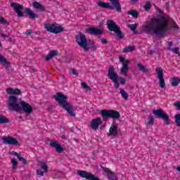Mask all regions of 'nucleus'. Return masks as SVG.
<instances>
[{"label": "nucleus", "instance_id": "nucleus-1", "mask_svg": "<svg viewBox=\"0 0 180 180\" xmlns=\"http://www.w3.org/2000/svg\"><path fill=\"white\" fill-rule=\"evenodd\" d=\"M151 22H148L141 27L143 32L150 33L152 36L156 37H165L167 29H168V20L162 17L161 18H153L150 19Z\"/></svg>", "mask_w": 180, "mask_h": 180}, {"label": "nucleus", "instance_id": "nucleus-2", "mask_svg": "<svg viewBox=\"0 0 180 180\" xmlns=\"http://www.w3.org/2000/svg\"><path fill=\"white\" fill-rule=\"evenodd\" d=\"M53 98L56 101V102H58V105L60 108H63V109L66 110L72 117H75V112H74L72 105L67 101L68 96L61 94L60 92H58L56 95L53 96Z\"/></svg>", "mask_w": 180, "mask_h": 180}, {"label": "nucleus", "instance_id": "nucleus-3", "mask_svg": "<svg viewBox=\"0 0 180 180\" xmlns=\"http://www.w3.org/2000/svg\"><path fill=\"white\" fill-rule=\"evenodd\" d=\"M108 77L114 83V86L115 89H118V88H120V84L121 85L126 84V80L124 79V78L119 77L117 73L115 72V67L113 66H110L108 68ZM119 81H120V83H119Z\"/></svg>", "mask_w": 180, "mask_h": 180}, {"label": "nucleus", "instance_id": "nucleus-4", "mask_svg": "<svg viewBox=\"0 0 180 180\" xmlns=\"http://www.w3.org/2000/svg\"><path fill=\"white\" fill-rule=\"evenodd\" d=\"M110 3H105L103 1L97 2V5L100 6V8H103L104 9H111L113 10L115 8L117 12H122V6H120V1L119 0H110Z\"/></svg>", "mask_w": 180, "mask_h": 180}, {"label": "nucleus", "instance_id": "nucleus-5", "mask_svg": "<svg viewBox=\"0 0 180 180\" xmlns=\"http://www.w3.org/2000/svg\"><path fill=\"white\" fill-rule=\"evenodd\" d=\"M7 105L8 110H11L12 112H22V107L20 106V103H18V97L15 96H10L8 97Z\"/></svg>", "mask_w": 180, "mask_h": 180}, {"label": "nucleus", "instance_id": "nucleus-6", "mask_svg": "<svg viewBox=\"0 0 180 180\" xmlns=\"http://www.w3.org/2000/svg\"><path fill=\"white\" fill-rule=\"evenodd\" d=\"M45 29L47 32L53 33L54 34H58V33H62V32H64L63 26L57 22L45 24Z\"/></svg>", "mask_w": 180, "mask_h": 180}, {"label": "nucleus", "instance_id": "nucleus-7", "mask_svg": "<svg viewBox=\"0 0 180 180\" xmlns=\"http://www.w3.org/2000/svg\"><path fill=\"white\" fill-rule=\"evenodd\" d=\"M76 41L80 47H82L84 51H89V49L88 48V39H86V37L82 32H79L78 34L75 37Z\"/></svg>", "mask_w": 180, "mask_h": 180}, {"label": "nucleus", "instance_id": "nucleus-8", "mask_svg": "<svg viewBox=\"0 0 180 180\" xmlns=\"http://www.w3.org/2000/svg\"><path fill=\"white\" fill-rule=\"evenodd\" d=\"M107 26L110 32H115L120 39H123V32L120 30V27L117 26L112 20L107 21Z\"/></svg>", "mask_w": 180, "mask_h": 180}, {"label": "nucleus", "instance_id": "nucleus-9", "mask_svg": "<svg viewBox=\"0 0 180 180\" xmlns=\"http://www.w3.org/2000/svg\"><path fill=\"white\" fill-rule=\"evenodd\" d=\"M153 115L158 117V119H162L165 120V124L169 126L171 124V120L168 114L165 113L162 109H158L153 110Z\"/></svg>", "mask_w": 180, "mask_h": 180}, {"label": "nucleus", "instance_id": "nucleus-10", "mask_svg": "<svg viewBox=\"0 0 180 180\" xmlns=\"http://www.w3.org/2000/svg\"><path fill=\"white\" fill-rule=\"evenodd\" d=\"M156 74L158 75V78L159 79V85L160 88H165V80L164 79V70H162V68L157 67Z\"/></svg>", "mask_w": 180, "mask_h": 180}, {"label": "nucleus", "instance_id": "nucleus-11", "mask_svg": "<svg viewBox=\"0 0 180 180\" xmlns=\"http://www.w3.org/2000/svg\"><path fill=\"white\" fill-rule=\"evenodd\" d=\"M77 175H79V176H81V178H85L86 179L101 180L99 179V178L95 176V175L92 174L91 173L84 170H78Z\"/></svg>", "mask_w": 180, "mask_h": 180}, {"label": "nucleus", "instance_id": "nucleus-12", "mask_svg": "<svg viewBox=\"0 0 180 180\" xmlns=\"http://www.w3.org/2000/svg\"><path fill=\"white\" fill-rule=\"evenodd\" d=\"M120 61L122 63V67L121 68V74L122 75H127V72L129 71V64H130V60H126L124 58L120 56Z\"/></svg>", "mask_w": 180, "mask_h": 180}, {"label": "nucleus", "instance_id": "nucleus-13", "mask_svg": "<svg viewBox=\"0 0 180 180\" xmlns=\"http://www.w3.org/2000/svg\"><path fill=\"white\" fill-rule=\"evenodd\" d=\"M4 144H8V146H20L19 141L12 136H4L2 138Z\"/></svg>", "mask_w": 180, "mask_h": 180}, {"label": "nucleus", "instance_id": "nucleus-14", "mask_svg": "<svg viewBox=\"0 0 180 180\" xmlns=\"http://www.w3.org/2000/svg\"><path fill=\"white\" fill-rule=\"evenodd\" d=\"M119 134V126L117 124H112L111 127L109 129V137H112V139H115V137H117Z\"/></svg>", "mask_w": 180, "mask_h": 180}, {"label": "nucleus", "instance_id": "nucleus-15", "mask_svg": "<svg viewBox=\"0 0 180 180\" xmlns=\"http://www.w3.org/2000/svg\"><path fill=\"white\" fill-rule=\"evenodd\" d=\"M10 6H11V8H13L14 11H15L19 18H22L23 16H25V14L22 13V11H23L22 5L17 3H11Z\"/></svg>", "mask_w": 180, "mask_h": 180}, {"label": "nucleus", "instance_id": "nucleus-16", "mask_svg": "<svg viewBox=\"0 0 180 180\" xmlns=\"http://www.w3.org/2000/svg\"><path fill=\"white\" fill-rule=\"evenodd\" d=\"M86 33L87 34H91V36H101V34H103V30L96 28V27H90L86 30Z\"/></svg>", "mask_w": 180, "mask_h": 180}, {"label": "nucleus", "instance_id": "nucleus-17", "mask_svg": "<svg viewBox=\"0 0 180 180\" xmlns=\"http://www.w3.org/2000/svg\"><path fill=\"white\" fill-rule=\"evenodd\" d=\"M20 105L22 107V110L25 112L27 115H30L33 112V107L30 105L28 103L25 101L20 102Z\"/></svg>", "mask_w": 180, "mask_h": 180}, {"label": "nucleus", "instance_id": "nucleus-18", "mask_svg": "<svg viewBox=\"0 0 180 180\" xmlns=\"http://www.w3.org/2000/svg\"><path fill=\"white\" fill-rule=\"evenodd\" d=\"M102 119L101 117H97L91 120L90 127L92 130H98L99 129V126L102 124Z\"/></svg>", "mask_w": 180, "mask_h": 180}, {"label": "nucleus", "instance_id": "nucleus-19", "mask_svg": "<svg viewBox=\"0 0 180 180\" xmlns=\"http://www.w3.org/2000/svg\"><path fill=\"white\" fill-rule=\"evenodd\" d=\"M40 167H41V169L44 170V172L40 169H38V170H37V174L39 175L40 176H44V172L45 173L49 172V166H47V165L44 162H41Z\"/></svg>", "mask_w": 180, "mask_h": 180}, {"label": "nucleus", "instance_id": "nucleus-20", "mask_svg": "<svg viewBox=\"0 0 180 180\" xmlns=\"http://www.w3.org/2000/svg\"><path fill=\"white\" fill-rule=\"evenodd\" d=\"M49 146L51 147H53V148H56V153H61L63 151H64V148H63V146H61V145H60L57 141H51Z\"/></svg>", "mask_w": 180, "mask_h": 180}, {"label": "nucleus", "instance_id": "nucleus-21", "mask_svg": "<svg viewBox=\"0 0 180 180\" xmlns=\"http://www.w3.org/2000/svg\"><path fill=\"white\" fill-rule=\"evenodd\" d=\"M104 172H105V174H107V178L108 180H117L118 177L117 175H116V173L110 171V170H108L105 168H103Z\"/></svg>", "mask_w": 180, "mask_h": 180}, {"label": "nucleus", "instance_id": "nucleus-22", "mask_svg": "<svg viewBox=\"0 0 180 180\" xmlns=\"http://www.w3.org/2000/svg\"><path fill=\"white\" fill-rule=\"evenodd\" d=\"M32 6L36 11H40L41 12H45L46 11V7L44 6L41 5L38 1H34L32 3Z\"/></svg>", "mask_w": 180, "mask_h": 180}, {"label": "nucleus", "instance_id": "nucleus-23", "mask_svg": "<svg viewBox=\"0 0 180 180\" xmlns=\"http://www.w3.org/2000/svg\"><path fill=\"white\" fill-rule=\"evenodd\" d=\"M110 119H113L114 120L120 119V112L115 110H110Z\"/></svg>", "mask_w": 180, "mask_h": 180}, {"label": "nucleus", "instance_id": "nucleus-24", "mask_svg": "<svg viewBox=\"0 0 180 180\" xmlns=\"http://www.w3.org/2000/svg\"><path fill=\"white\" fill-rule=\"evenodd\" d=\"M103 117V122H108V119L110 118V110H103L100 112Z\"/></svg>", "mask_w": 180, "mask_h": 180}, {"label": "nucleus", "instance_id": "nucleus-25", "mask_svg": "<svg viewBox=\"0 0 180 180\" xmlns=\"http://www.w3.org/2000/svg\"><path fill=\"white\" fill-rule=\"evenodd\" d=\"M25 12L27 15H28L30 19L32 20L36 19V18H38L37 14L34 13V12H33V11L29 8H25Z\"/></svg>", "mask_w": 180, "mask_h": 180}, {"label": "nucleus", "instance_id": "nucleus-26", "mask_svg": "<svg viewBox=\"0 0 180 180\" xmlns=\"http://www.w3.org/2000/svg\"><path fill=\"white\" fill-rule=\"evenodd\" d=\"M0 63L5 65L6 70H8L9 67H11V62H8V60H6L5 57L1 55H0Z\"/></svg>", "mask_w": 180, "mask_h": 180}, {"label": "nucleus", "instance_id": "nucleus-27", "mask_svg": "<svg viewBox=\"0 0 180 180\" xmlns=\"http://www.w3.org/2000/svg\"><path fill=\"white\" fill-rule=\"evenodd\" d=\"M87 49L89 50H93V51H95L96 49H98V45L95 44V42L92 40H89L87 42Z\"/></svg>", "mask_w": 180, "mask_h": 180}, {"label": "nucleus", "instance_id": "nucleus-28", "mask_svg": "<svg viewBox=\"0 0 180 180\" xmlns=\"http://www.w3.org/2000/svg\"><path fill=\"white\" fill-rule=\"evenodd\" d=\"M137 68L139 71H141V72H143V74H148L149 72L148 69L146 68V66L141 63L137 64Z\"/></svg>", "mask_w": 180, "mask_h": 180}, {"label": "nucleus", "instance_id": "nucleus-29", "mask_svg": "<svg viewBox=\"0 0 180 180\" xmlns=\"http://www.w3.org/2000/svg\"><path fill=\"white\" fill-rule=\"evenodd\" d=\"M58 54V52L57 51H51L49 54L46 56L45 58L46 61H49V60H51L53 57H56Z\"/></svg>", "mask_w": 180, "mask_h": 180}, {"label": "nucleus", "instance_id": "nucleus-30", "mask_svg": "<svg viewBox=\"0 0 180 180\" xmlns=\"http://www.w3.org/2000/svg\"><path fill=\"white\" fill-rule=\"evenodd\" d=\"M180 78L178 77H174L172 78V86H178L179 85Z\"/></svg>", "mask_w": 180, "mask_h": 180}, {"label": "nucleus", "instance_id": "nucleus-31", "mask_svg": "<svg viewBox=\"0 0 180 180\" xmlns=\"http://www.w3.org/2000/svg\"><path fill=\"white\" fill-rule=\"evenodd\" d=\"M9 123V119L0 114V124H5Z\"/></svg>", "mask_w": 180, "mask_h": 180}, {"label": "nucleus", "instance_id": "nucleus-32", "mask_svg": "<svg viewBox=\"0 0 180 180\" xmlns=\"http://www.w3.org/2000/svg\"><path fill=\"white\" fill-rule=\"evenodd\" d=\"M128 15H131L132 18L137 19L139 18V13H137V10H131L127 12Z\"/></svg>", "mask_w": 180, "mask_h": 180}, {"label": "nucleus", "instance_id": "nucleus-33", "mask_svg": "<svg viewBox=\"0 0 180 180\" xmlns=\"http://www.w3.org/2000/svg\"><path fill=\"white\" fill-rule=\"evenodd\" d=\"M136 47L134 46H127L123 49L122 53H131V51H134Z\"/></svg>", "mask_w": 180, "mask_h": 180}, {"label": "nucleus", "instance_id": "nucleus-34", "mask_svg": "<svg viewBox=\"0 0 180 180\" xmlns=\"http://www.w3.org/2000/svg\"><path fill=\"white\" fill-rule=\"evenodd\" d=\"M120 91L122 98H124L125 101H127V99H129V94L123 89H120Z\"/></svg>", "mask_w": 180, "mask_h": 180}, {"label": "nucleus", "instance_id": "nucleus-35", "mask_svg": "<svg viewBox=\"0 0 180 180\" xmlns=\"http://www.w3.org/2000/svg\"><path fill=\"white\" fill-rule=\"evenodd\" d=\"M174 122L178 127H180V114H176L174 116Z\"/></svg>", "mask_w": 180, "mask_h": 180}, {"label": "nucleus", "instance_id": "nucleus-36", "mask_svg": "<svg viewBox=\"0 0 180 180\" xmlns=\"http://www.w3.org/2000/svg\"><path fill=\"white\" fill-rule=\"evenodd\" d=\"M1 37H3L7 41H11L12 37H11L10 34H1Z\"/></svg>", "mask_w": 180, "mask_h": 180}, {"label": "nucleus", "instance_id": "nucleus-37", "mask_svg": "<svg viewBox=\"0 0 180 180\" xmlns=\"http://www.w3.org/2000/svg\"><path fill=\"white\" fill-rule=\"evenodd\" d=\"M128 27H129V29L131 30V32H136V30H137V24H131L128 25Z\"/></svg>", "mask_w": 180, "mask_h": 180}, {"label": "nucleus", "instance_id": "nucleus-38", "mask_svg": "<svg viewBox=\"0 0 180 180\" xmlns=\"http://www.w3.org/2000/svg\"><path fill=\"white\" fill-rule=\"evenodd\" d=\"M0 25H4V26H9V22L5 20L4 18H0Z\"/></svg>", "mask_w": 180, "mask_h": 180}, {"label": "nucleus", "instance_id": "nucleus-39", "mask_svg": "<svg viewBox=\"0 0 180 180\" xmlns=\"http://www.w3.org/2000/svg\"><path fill=\"white\" fill-rule=\"evenodd\" d=\"M11 164H12L13 169H16V167L18 165V161H16V159L12 158L11 159Z\"/></svg>", "mask_w": 180, "mask_h": 180}, {"label": "nucleus", "instance_id": "nucleus-40", "mask_svg": "<svg viewBox=\"0 0 180 180\" xmlns=\"http://www.w3.org/2000/svg\"><path fill=\"white\" fill-rule=\"evenodd\" d=\"M145 11H150L151 9V2L150 1H146L145 6H144Z\"/></svg>", "mask_w": 180, "mask_h": 180}, {"label": "nucleus", "instance_id": "nucleus-41", "mask_svg": "<svg viewBox=\"0 0 180 180\" xmlns=\"http://www.w3.org/2000/svg\"><path fill=\"white\" fill-rule=\"evenodd\" d=\"M17 158H18V161H21V162H22V164H24V165H26V164H27V160H26V159H25V158L21 157L20 155Z\"/></svg>", "mask_w": 180, "mask_h": 180}, {"label": "nucleus", "instance_id": "nucleus-42", "mask_svg": "<svg viewBox=\"0 0 180 180\" xmlns=\"http://www.w3.org/2000/svg\"><path fill=\"white\" fill-rule=\"evenodd\" d=\"M82 87L83 89H86V91H91V87L89 86L86 85V84L82 82L81 83Z\"/></svg>", "mask_w": 180, "mask_h": 180}, {"label": "nucleus", "instance_id": "nucleus-43", "mask_svg": "<svg viewBox=\"0 0 180 180\" xmlns=\"http://www.w3.org/2000/svg\"><path fill=\"white\" fill-rule=\"evenodd\" d=\"M13 91H14V89H12V88H8V89H6V92L7 94H8V95H13Z\"/></svg>", "mask_w": 180, "mask_h": 180}, {"label": "nucleus", "instance_id": "nucleus-44", "mask_svg": "<svg viewBox=\"0 0 180 180\" xmlns=\"http://www.w3.org/2000/svg\"><path fill=\"white\" fill-rule=\"evenodd\" d=\"M13 95H22V91L19 89H14Z\"/></svg>", "mask_w": 180, "mask_h": 180}, {"label": "nucleus", "instance_id": "nucleus-45", "mask_svg": "<svg viewBox=\"0 0 180 180\" xmlns=\"http://www.w3.org/2000/svg\"><path fill=\"white\" fill-rule=\"evenodd\" d=\"M170 51L174 52V54H179V48L176 47V48H174L173 49H172V50H170Z\"/></svg>", "mask_w": 180, "mask_h": 180}, {"label": "nucleus", "instance_id": "nucleus-46", "mask_svg": "<svg viewBox=\"0 0 180 180\" xmlns=\"http://www.w3.org/2000/svg\"><path fill=\"white\" fill-rule=\"evenodd\" d=\"M154 124V118L153 117H149L148 124L153 125Z\"/></svg>", "mask_w": 180, "mask_h": 180}, {"label": "nucleus", "instance_id": "nucleus-47", "mask_svg": "<svg viewBox=\"0 0 180 180\" xmlns=\"http://www.w3.org/2000/svg\"><path fill=\"white\" fill-rule=\"evenodd\" d=\"M174 106H176L177 108V110H180V101H176L174 104Z\"/></svg>", "mask_w": 180, "mask_h": 180}, {"label": "nucleus", "instance_id": "nucleus-48", "mask_svg": "<svg viewBox=\"0 0 180 180\" xmlns=\"http://www.w3.org/2000/svg\"><path fill=\"white\" fill-rule=\"evenodd\" d=\"M172 44H174V42H172V41L168 42L167 50H169V51L172 50V48H171V47H172Z\"/></svg>", "mask_w": 180, "mask_h": 180}, {"label": "nucleus", "instance_id": "nucleus-49", "mask_svg": "<svg viewBox=\"0 0 180 180\" xmlns=\"http://www.w3.org/2000/svg\"><path fill=\"white\" fill-rule=\"evenodd\" d=\"M31 33H33V30H27L25 32L26 36H30Z\"/></svg>", "mask_w": 180, "mask_h": 180}, {"label": "nucleus", "instance_id": "nucleus-50", "mask_svg": "<svg viewBox=\"0 0 180 180\" xmlns=\"http://www.w3.org/2000/svg\"><path fill=\"white\" fill-rule=\"evenodd\" d=\"M172 27H174V29H178V25H176V22L174 20H172Z\"/></svg>", "mask_w": 180, "mask_h": 180}, {"label": "nucleus", "instance_id": "nucleus-51", "mask_svg": "<svg viewBox=\"0 0 180 180\" xmlns=\"http://www.w3.org/2000/svg\"><path fill=\"white\" fill-rule=\"evenodd\" d=\"M11 154H13V155H15V157H17V158H18L19 156L20 155V154H19L15 151L11 152Z\"/></svg>", "mask_w": 180, "mask_h": 180}, {"label": "nucleus", "instance_id": "nucleus-52", "mask_svg": "<svg viewBox=\"0 0 180 180\" xmlns=\"http://www.w3.org/2000/svg\"><path fill=\"white\" fill-rule=\"evenodd\" d=\"M101 43H103V44H108V40H106L103 38L101 39Z\"/></svg>", "mask_w": 180, "mask_h": 180}, {"label": "nucleus", "instance_id": "nucleus-53", "mask_svg": "<svg viewBox=\"0 0 180 180\" xmlns=\"http://www.w3.org/2000/svg\"><path fill=\"white\" fill-rule=\"evenodd\" d=\"M72 73L73 75H78V72H77V70L75 69H72Z\"/></svg>", "mask_w": 180, "mask_h": 180}, {"label": "nucleus", "instance_id": "nucleus-54", "mask_svg": "<svg viewBox=\"0 0 180 180\" xmlns=\"http://www.w3.org/2000/svg\"><path fill=\"white\" fill-rule=\"evenodd\" d=\"M149 54L153 56V54H155V51H149Z\"/></svg>", "mask_w": 180, "mask_h": 180}, {"label": "nucleus", "instance_id": "nucleus-55", "mask_svg": "<svg viewBox=\"0 0 180 180\" xmlns=\"http://www.w3.org/2000/svg\"><path fill=\"white\" fill-rule=\"evenodd\" d=\"M176 169H177V171H179V172H180V167H177Z\"/></svg>", "mask_w": 180, "mask_h": 180}, {"label": "nucleus", "instance_id": "nucleus-56", "mask_svg": "<svg viewBox=\"0 0 180 180\" xmlns=\"http://www.w3.org/2000/svg\"><path fill=\"white\" fill-rule=\"evenodd\" d=\"M32 71H33L34 72H36L37 71V70H36V69H32Z\"/></svg>", "mask_w": 180, "mask_h": 180}, {"label": "nucleus", "instance_id": "nucleus-57", "mask_svg": "<svg viewBox=\"0 0 180 180\" xmlns=\"http://www.w3.org/2000/svg\"><path fill=\"white\" fill-rule=\"evenodd\" d=\"M49 109L51 110V109H53V107L51 106L49 108Z\"/></svg>", "mask_w": 180, "mask_h": 180}, {"label": "nucleus", "instance_id": "nucleus-58", "mask_svg": "<svg viewBox=\"0 0 180 180\" xmlns=\"http://www.w3.org/2000/svg\"><path fill=\"white\" fill-rule=\"evenodd\" d=\"M132 1V2H136V1H137V0H131Z\"/></svg>", "mask_w": 180, "mask_h": 180}, {"label": "nucleus", "instance_id": "nucleus-59", "mask_svg": "<svg viewBox=\"0 0 180 180\" xmlns=\"http://www.w3.org/2000/svg\"><path fill=\"white\" fill-rule=\"evenodd\" d=\"M0 47H2V44L0 42Z\"/></svg>", "mask_w": 180, "mask_h": 180}, {"label": "nucleus", "instance_id": "nucleus-60", "mask_svg": "<svg viewBox=\"0 0 180 180\" xmlns=\"http://www.w3.org/2000/svg\"><path fill=\"white\" fill-rule=\"evenodd\" d=\"M100 129H103V127H100Z\"/></svg>", "mask_w": 180, "mask_h": 180}, {"label": "nucleus", "instance_id": "nucleus-61", "mask_svg": "<svg viewBox=\"0 0 180 180\" xmlns=\"http://www.w3.org/2000/svg\"><path fill=\"white\" fill-rule=\"evenodd\" d=\"M100 129H103V127H100Z\"/></svg>", "mask_w": 180, "mask_h": 180}, {"label": "nucleus", "instance_id": "nucleus-62", "mask_svg": "<svg viewBox=\"0 0 180 180\" xmlns=\"http://www.w3.org/2000/svg\"><path fill=\"white\" fill-rule=\"evenodd\" d=\"M101 25H102V22L101 23Z\"/></svg>", "mask_w": 180, "mask_h": 180}]
</instances>
